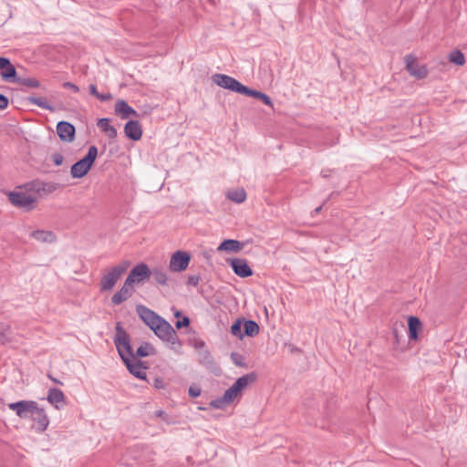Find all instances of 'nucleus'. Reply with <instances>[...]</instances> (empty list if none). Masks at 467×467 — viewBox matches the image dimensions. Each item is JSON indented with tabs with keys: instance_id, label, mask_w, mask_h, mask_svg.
Instances as JSON below:
<instances>
[{
	"instance_id": "nucleus-1",
	"label": "nucleus",
	"mask_w": 467,
	"mask_h": 467,
	"mask_svg": "<svg viewBox=\"0 0 467 467\" xmlns=\"http://www.w3.org/2000/svg\"><path fill=\"white\" fill-rule=\"evenodd\" d=\"M137 313L143 322L161 339L174 344L178 337L173 327L162 317L144 306H137Z\"/></svg>"
},
{
	"instance_id": "nucleus-2",
	"label": "nucleus",
	"mask_w": 467,
	"mask_h": 467,
	"mask_svg": "<svg viewBox=\"0 0 467 467\" xmlns=\"http://www.w3.org/2000/svg\"><path fill=\"white\" fill-rule=\"evenodd\" d=\"M256 379L254 373L246 374L237 379V380L224 392L223 397L212 400L211 407L214 409H223L230 405L235 400L242 396L243 391Z\"/></svg>"
},
{
	"instance_id": "nucleus-3",
	"label": "nucleus",
	"mask_w": 467,
	"mask_h": 467,
	"mask_svg": "<svg viewBox=\"0 0 467 467\" xmlns=\"http://www.w3.org/2000/svg\"><path fill=\"white\" fill-rule=\"evenodd\" d=\"M97 155L98 148L94 145L90 146L86 156L72 165L70 170L71 176L75 179L84 177L91 169Z\"/></svg>"
},
{
	"instance_id": "nucleus-4",
	"label": "nucleus",
	"mask_w": 467,
	"mask_h": 467,
	"mask_svg": "<svg viewBox=\"0 0 467 467\" xmlns=\"http://www.w3.org/2000/svg\"><path fill=\"white\" fill-rule=\"evenodd\" d=\"M212 79L217 86L242 95L245 88L244 85L228 75L216 73L213 75Z\"/></svg>"
},
{
	"instance_id": "nucleus-5",
	"label": "nucleus",
	"mask_w": 467,
	"mask_h": 467,
	"mask_svg": "<svg viewBox=\"0 0 467 467\" xmlns=\"http://www.w3.org/2000/svg\"><path fill=\"white\" fill-rule=\"evenodd\" d=\"M8 408L14 410L19 418L30 419L36 411L37 403L33 400H21L15 403H9Z\"/></svg>"
},
{
	"instance_id": "nucleus-6",
	"label": "nucleus",
	"mask_w": 467,
	"mask_h": 467,
	"mask_svg": "<svg viewBox=\"0 0 467 467\" xmlns=\"http://www.w3.org/2000/svg\"><path fill=\"white\" fill-rule=\"evenodd\" d=\"M9 202L16 207L31 211L35 207L36 199L21 192H12L8 194Z\"/></svg>"
},
{
	"instance_id": "nucleus-7",
	"label": "nucleus",
	"mask_w": 467,
	"mask_h": 467,
	"mask_svg": "<svg viewBox=\"0 0 467 467\" xmlns=\"http://www.w3.org/2000/svg\"><path fill=\"white\" fill-rule=\"evenodd\" d=\"M115 345L117 347L119 356L123 360H126L127 358L131 357V348L129 342V337L125 332L118 329L117 336L115 338Z\"/></svg>"
},
{
	"instance_id": "nucleus-8",
	"label": "nucleus",
	"mask_w": 467,
	"mask_h": 467,
	"mask_svg": "<svg viewBox=\"0 0 467 467\" xmlns=\"http://www.w3.org/2000/svg\"><path fill=\"white\" fill-rule=\"evenodd\" d=\"M406 69L408 72L417 78H424L427 77L428 70L427 67L423 65H419L417 63V59L413 55H408L405 57Z\"/></svg>"
},
{
	"instance_id": "nucleus-9",
	"label": "nucleus",
	"mask_w": 467,
	"mask_h": 467,
	"mask_svg": "<svg viewBox=\"0 0 467 467\" xmlns=\"http://www.w3.org/2000/svg\"><path fill=\"white\" fill-rule=\"evenodd\" d=\"M57 133L61 140L71 142L75 139L76 129L67 121H59L57 125Z\"/></svg>"
},
{
	"instance_id": "nucleus-10",
	"label": "nucleus",
	"mask_w": 467,
	"mask_h": 467,
	"mask_svg": "<svg viewBox=\"0 0 467 467\" xmlns=\"http://www.w3.org/2000/svg\"><path fill=\"white\" fill-rule=\"evenodd\" d=\"M124 269L120 267H114L111 271L107 273L101 280V289L102 290H110L117 281L120 278L123 274Z\"/></svg>"
},
{
	"instance_id": "nucleus-11",
	"label": "nucleus",
	"mask_w": 467,
	"mask_h": 467,
	"mask_svg": "<svg viewBox=\"0 0 467 467\" xmlns=\"http://www.w3.org/2000/svg\"><path fill=\"white\" fill-rule=\"evenodd\" d=\"M150 275L147 265H138L129 275L128 280L130 283L136 284L147 279Z\"/></svg>"
},
{
	"instance_id": "nucleus-12",
	"label": "nucleus",
	"mask_w": 467,
	"mask_h": 467,
	"mask_svg": "<svg viewBox=\"0 0 467 467\" xmlns=\"http://www.w3.org/2000/svg\"><path fill=\"white\" fill-rule=\"evenodd\" d=\"M124 132L132 140H139L142 136V129L138 120H129L125 124Z\"/></svg>"
},
{
	"instance_id": "nucleus-13",
	"label": "nucleus",
	"mask_w": 467,
	"mask_h": 467,
	"mask_svg": "<svg viewBox=\"0 0 467 467\" xmlns=\"http://www.w3.org/2000/svg\"><path fill=\"white\" fill-rule=\"evenodd\" d=\"M115 113L122 119H126L130 116L137 117L138 112L131 108L124 99H119L115 104Z\"/></svg>"
},
{
	"instance_id": "nucleus-14",
	"label": "nucleus",
	"mask_w": 467,
	"mask_h": 467,
	"mask_svg": "<svg viewBox=\"0 0 467 467\" xmlns=\"http://www.w3.org/2000/svg\"><path fill=\"white\" fill-rule=\"evenodd\" d=\"M129 369V371L137 377L138 379H146V371L145 368H143L140 361L135 358H127L123 360Z\"/></svg>"
},
{
	"instance_id": "nucleus-15",
	"label": "nucleus",
	"mask_w": 467,
	"mask_h": 467,
	"mask_svg": "<svg viewBox=\"0 0 467 467\" xmlns=\"http://www.w3.org/2000/svg\"><path fill=\"white\" fill-rule=\"evenodd\" d=\"M47 399L49 403L59 410L64 405L66 397L60 389L53 388L48 390Z\"/></svg>"
},
{
	"instance_id": "nucleus-16",
	"label": "nucleus",
	"mask_w": 467,
	"mask_h": 467,
	"mask_svg": "<svg viewBox=\"0 0 467 467\" xmlns=\"http://www.w3.org/2000/svg\"><path fill=\"white\" fill-rule=\"evenodd\" d=\"M131 292L132 284L126 280L121 289L112 296L113 304L119 305L123 301L127 300L131 296Z\"/></svg>"
},
{
	"instance_id": "nucleus-17",
	"label": "nucleus",
	"mask_w": 467,
	"mask_h": 467,
	"mask_svg": "<svg viewBox=\"0 0 467 467\" xmlns=\"http://www.w3.org/2000/svg\"><path fill=\"white\" fill-rule=\"evenodd\" d=\"M408 326L410 339L417 340L419 337V333L422 331L421 321L416 317H410L408 319Z\"/></svg>"
},
{
	"instance_id": "nucleus-18",
	"label": "nucleus",
	"mask_w": 467,
	"mask_h": 467,
	"mask_svg": "<svg viewBox=\"0 0 467 467\" xmlns=\"http://www.w3.org/2000/svg\"><path fill=\"white\" fill-rule=\"evenodd\" d=\"M30 237L40 243L51 244L56 241V235L52 231L36 230L30 234Z\"/></svg>"
},
{
	"instance_id": "nucleus-19",
	"label": "nucleus",
	"mask_w": 467,
	"mask_h": 467,
	"mask_svg": "<svg viewBox=\"0 0 467 467\" xmlns=\"http://www.w3.org/2000/svg\"><path fill=\"white\" fill-rule=\"evenodd\" d=\"M243 95L247 96V97H253V98L258 99L265 105L269 106V107H273V101H272L271 98L268 95H266L265 93H263L261 91H258V90H255V89H252V88H250L245 86V88L244 89Z\"/></svg>"
},
{
	"instance_id": "nucleus-20",
	"label": "nucleus",
	"mask_w": 467,
	"mask_h": 467,
	"mask_svg": "<svg viewBox=\"0 0 467 467\" xmlns=\"http://www.w3.org/2000/svg\"><path fill=\"white\" fill-rule=\"evenodd\" d=\"M244 247V244L234 239L224 240L218 247L217 251H225V252H238L242 250Z\"/></svg>"
},
{
	"instance_id": "nucleus-21",
	"label": "nucleus",
	"mask_w": 467,
	"mask_h": 467,
	"mask_svg": "<svg viewBox=\"0 0 467 467\" xmlns=\"http://www.w3.org/2000/svg\"><path fill=\"white\" fill-rule=\"evenodd\" d=\"M1 78L3 80L7 82L17 83L19 78H16V69L10 60L9 65H6V67L1 71Z\"/></svg>"
},
{
	"instance_id": "nucleus-22",
	"label": "nucleus",
	"mask_w": 467,
	"mask_h": 467,
	"mask_svg": "<svg viewBox=\"0 0 467 467\" xmlns=\"http://www.w3.org/2000/svg\"><path fill=\"white\" fill-rule=\"evenodd\" d=\"M98 127L107 134L109 139H115L118 135L117 130L109 125V120L107 118L99 119L98 123Z\"/></svg>"
},
{
	"instance_id": "nucleus-23",
	"label": "nucleus",
	"mask_w": 467,
	"mask_h": 467,
	"mask_svg": "<svg viewBox=\"0 0 467 467\" xmlns=\"http://www.w3.org/2000/svg\"><path fill=\"white\" fill-rule=\"evenodd\" d=\"M30 419L36 421L41 430H46L49 423L48 418L44 409L39 408L38 406L36 408V411L34 412L33 417Z\"/></svg>"
},
{
	"instance_id": "nucleus-24",
	"label": "nucleus",
	"mask_w": 467,
	"mask_h": 467,
	"mask_svg": "<svg viewBox=\"0 0 467 467\" xmlns=\"http://www.w3.org/2000/svg\"><path fill=\"white\" fill-rule=\"evenodd\" d=\"M27 101L32 104L38 106L39 108L43 109H47L49 111H54V107L47 101L46 98L43 97H28Z\"/></svg>"
},
{
	"instance_id": "nucleus-25",
	"label": "nucleus",
	"mask_w": 467,
	"mask_h": 467,
	"mask_svg": "<svg viewBox=\"0 0 467 467\" xmlns=\"http://www.w3.org/2000/svg\"><path fill=\"white\" fill-rule=\"evenodd\" d=\"M227 198L236 203H242L246 199V192L244 189L239 188L234 191H230L226 194Z\"/></svg>"
},
{
	"instance_id": "nucleus-26",
	"label": "nucleus",
	"mask_w": 467,
	"mask_h": 467,
	"mask_svg": "<svg viewBox=\"0 0 467 467\" xmlns=\"http://www.w3.org/2000/svg\"><path fill=\"white\" fill-rule=\"evenodd\" d=\"M191 254L186 251L178 250L170 258L169 263H190Z\"/></svg>"
},
{
	"instance_id": "nucleus-27",
	"label": "nucleus",
	"mask_w": 467,
	"mask_h": 467,
	"mask_svg": "<svg viewBox=\"0 0 467 467\" xmlns=\"http://www.w3.org/2000/svg\"><path fill=\"white\" fill-rule=\"evenodd\" d=\"M234 272L241 276L247 277L253 275V271L250 268L249 265H231Z\"/></svg>"
},
{
	"instance_id": "nucleus-28",
	"label": "nucleus",
	"mask_w": 467,
	"mask_h": 467,
	"mask_svg": "<svg viewBox=\"0 0 467 467\" xmlns=\"http://www.w3.org/2000/svg\"><path fill=\"white\" fill-rule=\"evenodd\" d=\"M244 327L247 336L254 337L259 333V326L253 320L245 321Z\"/></svg>"
},
{
	"instance_id": "nucleus-29",
	"label": "nucleus",
	"mask_w": 467,
	"mask_h": 467,
	"mask_svg": "<svg viewBox=\"0 0 467 467\" xmlns=\"http://www.w3.org/2000/svg\"><path fill=\"white\" fill-rule=\"evenodd\" d=\"M450 61L458 66H462L465 63L463 54L460 50H454L450 54Z\"/></svg>"
},
{
	"instance_id": "nucleus-30",
	"label": "nucleus",
	"mask_w": 467,
	"mask_h": 467,
	"mask_svg": "<svg viewBox=\"0 0 467 467\" xmlns=\"http://www.w3.org/2000/svg\"><path fill=\"white\" fill-rule=\"evenodd\" d=\"M154 352H155L154 348L149 343H145V344L141 345L137 349V355L140 357H147L149 355L154 354Z\"/></svg>"
},
{
	"instance_id": "nucleus-31",
	"label": "nucleus",
	"mask_w": 467,
	"mask_h": 467,
	"mask_svg": "<svg viewBox=\"0 0 467 467\" xmlns=\"http://www.w3.org/2000/svg\"><path fill=\"white\" fill-rule=\"evenodd\" d=\"M17 83H20L24 86H26L28 88H34L40 87V82L36 78H19L17 80Z\"/></svg>"
},
{
	"instance_id": "nucleus-32",
	"label": "nucleus",
	"mask_w": 467,
	"mask_h": 467,
	"mask_svg": "<svg viewBox=\"0 0 467 467\" xmlns=\"http://www.w3.org/2000/svg\"><path fill=\"white\" fill-rule=\"evenodd\" d=\"M241 329H242V323L240 320L234 322L232 327H231V333L235 336V337H238L240 338L243 337V335L241 333Z\"/></svg>"
},
{
	"instance_id": "nucleus-33",
	"label": "nucleus",
	"mask_w": 467,
	"mask_h": 467,
	"mask_svg": "<svg viewBox=\"0 0 467 467\" xmlns=\"http://www.w3.org/2000/svg\"><path fill=\"white\" fill-rule=\"evenodd\" d=\"M189 395L192 398H197L201 395V388L197 385H192L189 389Z\"/></svg>"
},
{
	"instance_id": "nucleus-34",
	"label": "nucleus",
	"mask_w": 467,
	"mask_h": 467,
	"mask_svg": "<svg viewBox=\"0 0 467 467\" xmlns=\"http://www.w3.org/2000/svg\"><path fill=\"white\" fill-rule=\"evenodd\" d=\"M214 253L213 250L210 249V250H203L201 252L200 254V260H207V261H210L212 260V255Z\"/></svg>"
},
{
	"instance_id": "nucleus-35",
	"label": "nucleus",
	"mask_w": 467,
	"mask_h": 467,
	"mask_svg": "<svg viewBox=\"0 0 467 467\" xmlns=\"http://www.w3.org/2000/svg\"><path fill=\"white\" fill-rule=\"evenodd\" d=\"M52 161L56 166H60L63 163L64 157L61 153L56 152L52 155Z\"/></svg>"
},
{
	"instance_id": "nucleus-36",
	"label": "nucleus",
	"mask_w": 467,
	"mask_h": 467,
	"mask_svg": "<svg viewBox=\"0 0 467 467\" xmlns=\"http://www.w3.org/2000/svg\"><path fill=\"white\" fill-rule=\"evenodd\" d=\"M63 88L72 90L74 93L79 92V88L72 82H64Z\"/></svg>"
},
{
	"instance_id": "nucleus-37",
	"label": "nucleus",
	"mask_w": 467,
	"mask_h": 467,
	"mask_svg": "<svg viewBox=\"0 0 467 467\" xmlns=\"http://www.w3.org/2000/svg\"><path fill=\"white\" fill-rule=\"evenodd\" d=\"M8 102V98L3 94H0V110L6 109Z\"/></svg>"
},
{
	"instance_id": "nucleus-38",
	"label": "nucleus",
	"mask_w": 467,
	"mask_h": 467,
	"mask_svg": "<svg viewBox=\"0 0 467 467\" xmlns=\"http://www.w3.org/2000/svg\"><path fill=\"white\" fill-rule=\"evenodd\" d=\"M200 277L198 275H190L187 284L189 285L196 286L199 284Z\"/></svg>"
},
{
	"instance_id": "nucleus-39",
	"label": "nucleus",
	"mask_w": 467,
	"mask_h": 467,
	"mask_svg": "<svg viewBox=\"0 0 467 467\" xmlns=\"http://www.w3.org/2000/svg\"><path fill=\"white\" fill-rule=\"evenodd\" d=\"M154 278L160 284H165V282H166V276L162 273H159V272L154 273Z\"/></svg>"
},
{
	"instance_id": "nucleus-40",
	"label": "nucleus",
	"mask_w": 467,
	"mask_h": 467,
	"mask_svg": "<svg viewBox=\"0 0 467 467\" xmlns=\"http://www.w3.org/2000/svg\"><path fill=\"white\" fill-rule=\"evenodd\" d=\"M97 99L101 100V101H109V100H110L112 99V95L109 92H108V93H99Z\"/></svg>"
},
{
	"instance_id": "nucleus-41",
	"label": "nucleus",
	"mask_w": 467,
	"mask_h": 467,
	"mask_svg": "<svg viewBox=\"0 0 467 467\" xmlns=\"http://www.w3.org/2000/svg\"><path fill=\"white\" fill-rule=\"evenodd\" d=\"M188 265H171V271L182 272L186 270Z\"/></svg>"
},
{
	"instance_id": "nucleus-42",
	"label": "nucleus",
	"mask_w": 467,
	"mask_h": 467,
	"mask_svg": "<svg viewBox=\"0 0 467 467\" xmlns=\"http://www.w3.org/2000/svg\"><path fill=\"white\" fill-rule=\"evenodd\" d=\"M190 324V319L188 317H183L182 321L176 322V327L181 328L182 327H188Z\"/></svg>"
},
{
	"instance_id": "nucleus-43",
	"label": "nucleus",
	"mask_w": 467,
	"mask_h": 467,
	"mask_svg": "<svg viewBox=\"0 0 467 467\" xmlns=\"http://www.w3.org/2000/svg\"><path fill=\"white\" fill-rule=\"evenodd\" d=\"M153 385L156 389H164L166 386L162 379H155Z\"/></svg>"
},
{
	"instance_id": "nucleus-44",
	"label": "nucleus",
	"mask_w": 467,
	"mask_h": 467,
	"mask_svg": "<svg viewBox=\"0 0 467 467\" xmlns=\"http://www.w3.org/2000/svg\"><path fill=\"white\" fill-rule=\"evenodd\" d=\"M88 88H89L90 94L97 98L99 93L97 89V86L95 84H90Z\"/></svg>"
},
{
	"instance_id": "nucleus-45",
	"label": "nucleus",
	"mask_w": 467,
	"mask_h": 467,
	"mask_svg": "<svg viewBox=\"0 0 467 467\" xmlns=\"http://www.w3.org/2000/svg\"><path fill=\"white\" fill-rule=\"evenodd\" d=\"M6 65H9V58L0 57V69L3 70V68L5 67Z\"/></svg>"
},
{
	"instance_id": "nucleus-46",
	"label": "nucleus",
	"mask_w": 467,
	"mask_h": 467,
	"mask_svg": "<svg viewBox=\"0 0 467 467\" xmlns=\"http://www.w3.org/2000/svg\"><path fill=\"white\" fill-rule=\"evenodd\" d=\"M227 263H231V264H234V263H246V261L245 260L233 258V259H229L227 261Z\"/></svg>"
},
{
	"instance_id": "nucleus-47",
	"label": "nucleus",
	"mask_w": 467,
	"mask_h": 467,
	"mask_svg": "<svg viewBox=\"0 0 467 467\" xmlns=\"http://www.w3.org/2000/svg\"><path fill=\"white\" fill-rule=\"evenodd\" d=\"M322 210V205L317 207L315 210H314V213H320V211Z\"/></svg>"
},
{
	"instance_id": "nucleus-48",
	"label": "nucleus",
	"mask_w": 467,
	"mask_h": 467,
	"mask_svg": "<svg viewBox=\"0 0 467 467\" xmlns=\"http://www.w3.org/2000/svg\"><path fill=\"white\" fill-rule=\"evenodd\" d=\"M49 378L55 382V383H60L58 380H57L56 379L52 378L49 376Z\"/></svg>"
},
{
	"instance_id": "nucleus-49",
	"label": "nucleus",
	"mask_w": 467,
	"mask_h": 467,
	"mask_svg": "<svg viewBox=\"0 0 467 467\" xmlns=\"http://www.w3.org/2000/svg\"><path fill=\"white\" fill-rule=\"evenodd\" d=\"M175 316H176V317H179V316H180V312H176V313H175Z\"/></svg>"
}]
</instances>
